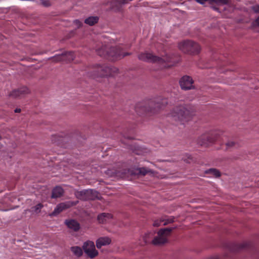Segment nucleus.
Returning a JSON list of instances; mask_svg holds the SVG:
<instances>
[{
  "instance_id": "1",
  "label": "nucleus",
  "mask_w": 259,
  "mask_h": 259,
  "mask_svg": "<svg viewBox=\"0 0 259 259\" xmlns=\"http://www.w3.org/2000/svg\"><path fill=\"white\" fill-rule=\"evenodd\" d=\"M194 114L193 108L185 105L175 107L169 113V116L179 124L185 125L192 119Z\"/></svg>"
},
{
  "instance_id": "2",
  "label": "nucleus",
  "mask_w": 259,
  "mask_h": 259,
  "mask_svg": "<svg viewBox=\"0 0 259 259\" xmlns=\"http://www.w3.org/2000/svg\"><path fill=\"white\" fill-rule=\"evenodd\" d=\"M138 58L142 61L157 63L165 67H169L174 64L171 57L167 55L162 57H159L152 53L145 52L139 54Z\"/></svg>"
},
{
  "instance_id": "3",
  "label": "nucleus",
  "mask_w": 259,
  "mask_h": 259,
  "mask_svg": "<svg viewBox=\"0 0 259 259\" xmlns=\"http://www.w3.org/2000/svg\"><path fill=\"white\" fill-rule=\"evenodd\" d=\"M179 49L184 53L197 54L201 49L200 46L197 42L192 40H184L178 44Z\"/></svg>"
},
{
  "instance_id": "4",
  "label": "nucleus",
  "mask_w": 259,
  "mask_h": 259,
  "mask_svg": "<svg viewBox=\"0 0 259 259\" xmlns=\"http://www.w3.org/2000/svg\"><path fill=\"white\" fill-rule=\"evenodd\" d=\"M172 230V228L161 229L158 232L157 236L153 240L152 243L155 245H160L166 242L167 238L169 236Z\"/></svg>"
},
{
  "instance_id": "5",
  "label": "nucleus",
  "mask_w": 259,
  "mask_h": 259,
  "mask_svg": "<svg viewBox=\"0 0 259 259\" xmlns=\"http://www.w3.org/2000/svg\"><path fill=\"white\" fill-rule=\"evenodd\" d=\"M82 249L85 253L91 258H93L98 255L94 243L92 241H87L83 243Z\"/></svg>"
},
{
  "instance_id": "6",
  "label": "nucleus",
  "mask_w": 259,
  "mask_h": 259,
  "mask_svg": "<svg viewBox=\"0 0 259 259\" xmlns=\"http://www.w3.org/2000/svg\"><path fill=\"white\" fill-rule=\"evenodd\" d=\"M212 139L209 133H204L198 137L197 142L201 146L207 147L214 144Z\"/></svg>"
},
{
  "instance_id": "7",
  "label": "nucleus",
  "mask_w": 259,
  "mask_h": 259,
  "mask_svg": "<svg viewBox=\"0 0 259 259\" xmlns=\"http://www.w3.org/2000/svg\"><path fill=\"white\" fill-rule=\"evenodd\" d=\"M107 54L111 57L117 59L118 58L123 57L130 54H123L119 47H113L106 51Z\"/></svg>"
},
{
  "instance_id": "8",
  "label": "nucleus",
  "mask_w": 259,
  "mask_h": 259,
  "mask_svg": "<svg viewBox=\"0 0 259 259\" xmlns=\"http://www.w3.org/2000/svg\"><path fill=\"white\" fill-rule=\"evenodd\" d=\"M180 84L183 90H190L193 88V80L189 76H183L180 81Z\"/></svg>"
},
{
  "instance_id": "9",
  "label": "nucleus",
  "mask_w": 259,
  "mask_h": 259,
  "mask_svg": "<svg viewBox=\"0 0 259 259\" xmlns=\"http://www.w3.org/2000/svg\"><path fill=\"white\" fill-rule=\"evenodd\" d=\"M78 203V201H67L64 203H61L58 204L53 212L54 214H58L60 212L62 211L63 210L69 208L71 206L75 205Z\"/></svg>"
},
{
  "instance_id": "10",
  "label": "nucleus",
  "mask_w": 259,
  "mask_h": 259,
  "mask_svg": "<svg viewBox=\"0 0 259 259\" xmlns=\"http://www.w3.org/2000/svg\"><path fill=\"white\" fill-rule=\"evenodd\" d=\"M30 93L29 89L26 87H22L18 90L13 91L10 96L14 98H21Z\"/></svg>"
},
{
  "instance_id": "11",
  "label": "nucleus",
  "mask_w": 259,
  "mask_h": 259,
  "mask_svg": "<svg viewBox=\"0 0 259 259\" xmlns=\"http://www.w3.org/2000/svg\"><path fill=\"white\" fill-rule=\"evenodd\" d=\"M111 243V239L109 237H101L97 239L96 245L98 249H100L103 246L109 245Z\"/></svg>"
},
{
  "instance_id": "12",
  "label": "nucleus",
  "mask_w": 259,
  "mask_h": 259,
  "mask_svg": "<svg viewBox=\"0 0 259 259\" xmlns=\"http://www.w3.org/2000/svg\"><path fill=\"white\" fill-rule=\"evenodd\" d=\"M74 58L73 54L71 52L65 53L61 55H57L55 57V59L57 61H71Z\"/></svg>"
},
{
  "instance_id": "13",
  "label": "nucleus",
  "mask_w": 259,
  "mask_h": 259,
  "mask_svg": "<svg viewBox=\"0 0 259 259\" xmlns=\"http://www.w3.org/2000/svg\"><path fill=\"white\" fill-rule=\"evenodd\" d=\"M97 71L100 76H110L111 74H112V72L110 71V67L106 65H98Z\"/></svg>"
},
{
  "instance_id": "14",
  "label": "nucleus",
  "mask_w": 259,
  "mask_h": 259,
  "mask_svg": "<svg viewBox=\"0 0 259 259\" xmlns=\"http://www.w3.org/2000/svg\"><path fill=\"white\" fill-rule=\"evenodd\" d=\"M65 224L70 229L77 231L80 229L79 224L75 220H69L65 221Z\"/></svg>"
},
{
  "instance_id": "15",
  "label": "nucleus",
  "mask_w": 259,
  "mask_h": 259,
  "mask_svg": "<svg viewBox=\"0 0 259 259\" xmlns=\"http://www.w3.org/2000/svg\"><path fill=\"white\" fill-rule=\"evenodd\" d=\"M127 1L128 0H114L112 3V9L114 11H120L121 8L119 6L127 3Z\"/></svg>"
},
{
  "instance_id": "16",
  "label": "nucleus",
  "mask_w": 259,
  "mask_h": 259,
  "mask_svg": "<svg viewBox=\"0 0 259 259\" xmlns=\"http://www.w3.org/2000/svg\"><path fill=\"white\" fill-rule=\"evenodd\" d=\"M153 173V171L151 169L145 167H138L135 169V174L138 175L145 176L147 174Z\"/></svg>"
},
{
  "instance_id": "17",
  "label": "nucleus",
  "mask_w": 259,
  "mask_h": 259,
  "mask_svg": "<svg viewBox=\"0 0 259 259\" xmlns=\"http://www.w3.org/2000/svg\"><path fill=\"white\" fill-rule=\"evenodd\" d=\"M112 218L111 214L102 213L98 216V220L100 223H105Z\"/></svg>"
},
{
  "instance_id": "18",
  "label": "nucleus",
  "mask_w": 259,
  "mask_h": 259,
  "mask_svg": "<svg viewBox=\"0 0 259 259\" xmlns=\"http://www.w3.org/2000/svg\"><path fill=\"white\" fill-rule=\"evenodd\" d=\"M64 191L60 187H56L52 191V197L57 198L63 195Z\"/></svg>"
},
{
  "instance_id": "19",
  "label": "nucleus",
  "mask_w": 259,
  "mask_h": 259,
  "mask_svg": "<svg viewBox=\"0 0 259 259\" xmlns=\"http://www.w3.org/2000/svg\"><path fill=\"white\" fill-rule=\"evenodd\" d=\"M136 110L140 113L148 112L151 110L150 108L144 103H139L137 105Z\"/></svg>"
},
{
  "instance_id": "20",
  "label": "nucleus",
  "mask_w": 259,
  "mask_h": 259,
  "mask_svg": "<svg viewBox=\"0 0 259 259\" xmlns=\"http://www.w3.org/2000/svg\"><path fill=\"white\" fill-rule=\"evenodd\" d=\"M90 193H91L90 191H87V190H85L80 191H76L75 192V195L78 199L85 200H87V195H89Z\"/></svg>"
},
{
  "instance_id": "21",
  "label": "nucleus",
  "mask_w": 259,
  "mask_h": 259,
  "mask_svg": "<svg viewBox=\"0 0 259 259\" xmlns=\"http://www.w3.org/2000/svg\"><path fill=\"white\" fill-rule=\"evenodd\" d=\"M99 20V18L97 16H91L85 19L84 23L90 26H92L96 24Z\"/></svg>"
},
{
  "instance_id": "22",
  "label": "nucleus",
  "mask_w": 259,
  "mask_h": 259,
  "mask_svg": "<svg viewBox=\"0 0 259 259\" xmlns=\"http://www.w3.org/2000/svg\"><path fill=\"white\" fill-rule=\"evenodd\" d=\"M212 139L213 143H214L222 135L223 132L221 131H216L209 133Z\"/></svg>"
},
{
  "instance_id": "23",
  "label": "nucleus",
  "mask_w": 259,
  "mask_h": 259,
  "mask_svg": "<svg viewBox=\"0 0 259 259\" xmlns=\"http://www.w3.org/2000/svg\"><path fill=\"white\" fill-rule=\"evenodd\" d=\"M70 249L73 254L77 257H79L82 255V250L81 248L79 246H73L71 247Z\"/></svg>"
},
{
  "instance_id": "24",
  "label": "nucleus",
  "mask_w": 259,
  "mask_h": 259,
  "mask_svg": "<svg viewBox=\"0 0 259 259\" xmlns=\"http://www.w3.org/2000/svg\"><path fill=\"white\" fill-rule=\"evenodd\" d=\"M205 174H210L217 178L221 176L220 172L217 169L214 168H210L206 170Z\"/></svg>"
},
{
  "instance_id": "25",
  "label": "nucleus",
  "mask_w": 259,
  "mask_h": 259,
  "mask_svg": "<svg viewBox=\"0 0 259 259\" xmlns=\"http://www.w3.org/2000/svg\"><path fill=\"white\" fill-rule=\"evenodd\" d=\"M225 145L227 149L238 147L239 146L237 142L232 140L228 141Z\"/></svg>"
},
{
  "instance_id": "26",
  "label": "nucleus",
  "mask_w": 259,
  "mask_h": 259,
  "mask_svg": "<svg viewBox=\"0 0 259 259\" xmlns=\"http://www.w3.org/2000/svg\"><path fill=\"white\" fill-rule=\"evenodd\" d=\"M43 205L41 203H38L35 206L31 208V212L33 214H38L40 212L41 209L42 208Z\"/></svg>"
},
{
  "instance_id": "27",
  "label": "nucleus",
  "mask_w": 259,
  "mask_h": 259,
  "mask_svg": "<svg viewBox=\"0 0 259 259\" xmlns=\"http://www.w3.org/2000/svg\"><path fill=\"white\" fill-rule=\"evenodd\" d=\"M87 191H90L91 193L89 194V195H87V199H94L98 197V193L93 190H87Z\"/></svg>"
},
{
  "instance_id": "28",
  "label": "nucleus",
  "mask_w": 259,
  "mask_h": 259,
  "mask_svg": "<svg viewBox=\"0 0 259 259\" xmlns=\"http://www.w3.org/2000/svg\"><path fill=\"white\" fill-rule=\"evenodd\" d=\"M209 3L226 4L228 3V0H209Z\"/></svg>"
},
{
  "instance_id": "29",
  "label": "nucleus",
  "mask_w": 259,
  "mask_h": 259,
  "mask_svg": "<svg viewBox=\"0 0 259 259\" xmlns=\"http://www.w3.org/2000/svg\"><path fill=\"white\" fill-rule=\"evenodd\" d=\"M153 236L152 233H148L145 234L144 236V240L145 243H147L149 241V239Z\"/></svg>"
},
{
  "instance_id": "30",
  "label": "nucleus",
  "mask_w": 259,
  "mask_h": 259,
  "mask_svg": "<svg viewBox=\"0 0 259 259\" xmlns=\"http://www.w3.org/2000/svg\"><path fill=\"white\" fill-rule=\"evenodd\" d=\"M111 69V72H112V74H111L110 76H113L116 74H117L119 72V70L117 68L115 67H110Z\"/></svg>"
},
{
  "instance_id": "31",
  "label": "nucleus",
  "mask_w": 259,
  "mask_h": 259,
  "mask_svg": "<svg viewBox=\"0 0 259 259\" xmlns=\"http://www.w3.org/2000/svg\"><path fill=\"white\" fill-rule=\"evenodd\" d=\"M250 9L254 13H259V5H255L252 6Z\"/></svg>"
},
{
  "instance_id": "32",
  "label": "nucleus",
  "mask_w": 259,
  "mask_h": 259,
  "mask_svg": "<svg viewBox=\"0 0 259 259\" xmlns=\"http://www.w3.org/2000/svg\"><path fill=\"white\" fill-rule=\"evenodd\" d=\"M73 23L77 28L80 27L82 25V22L78 20H74Z\"/></svg>"
},
{
  "instance_id": "33",
  "label": "nucleus",
  "mask_w": 259,
  "mask_h": 259,
  "mask_svg": "<svg viewBox=\"0 0 259 259\" xmlns=\"http://www.w3.org/2000/svg\"><path fill=\"white\" fill-rule=\"evenodd\" d=\"M161 221L155 220L153 223V226L155 227H158L160 225Z\"/></svg>"
},
{
  "instance_id": "34",
  "label": "nucleus",
  "mask_w": 259,
  "mask_h": 259,
  "mask_svg": "<svg viewBox=\"0 0 259 259\" xmlns=\"http://www.w3.org/2000/svg\"><path fill=\"white\" fill-rule=\"evenodd\" d=\"M198 3L200 4L201 5H204L206 2H209V0H195Z\"/></svg>"
},
{
  "instance_id": "35",
  "label": "nucleus",
  "mask_w": 259,
  "mask_h": 259,
  "mask_svg": "<svg viewBox=\"0 0 259 259\" xmlns=\"http://www.w3.org/2000/svg\"><path fill=\"white\" fill-rule=\"evenodd\" d=\"M42 4L45 6H48L50 5V2L48 0H45L44 1H42Z\"/></svg>"
},
{
  "instance_id": "36",
  "label": "nucleus",
  "mask_w": 259,
  "mask_h": 259,
  "mask_svg": "<svg viewBox=\"0 0 259 259\" xmlns=\"http://www.w3.org/2000/svg\"><path fill=\"white\" fill-rule=\"evenodd\" d=\"M254 26H259V17L256 19L255 21L254 22Z\"/></svg>"
},
{
  "instance_id": "37",
  "label": "nucleus",
  "mask_w": 259,
  "mask_h": 259,
  "mask_svg": "<svg viewBox=\"0 0 259 259\" xmlns=\"http://www.w3.org/2000/svg\"><path fill=\"white\" fill-rule=\"evenodd\" d=\"M208 259H220V256H219L218 255H215V256L210 257Z\"/></svg>"
},
{
  "instance_id": "38",
  "label": "nucleus",
  "mask_w": 259,
  "mask_h": 259,
  "mask_svg": "<svg viewBox=\"0 0 259 259\" xmlns=\"http://www.w3.org/2000/svg\"><path fill=\"white\" fill-rule=\"evenodd\" d=\"M99 54L100 55L102 56V55H105V53L104 52H101V51H99Z\"/></svg>"
},
{
  "instance_id": "39",
  "label": "nucleus",
  "mask_w": 259,
  "mask_h": 259,
  "mask_svg": "<svg viewBox=\"0 0 259 259\" xmlns=\"http://www.w3.org/2000/svg\"><path fill=\"white\" fill-rule=\"evenodd\" d=\"M15 112H20V109H16L15 110Z\"/></svg>"
},
{
  "instance_id": "40",
  "label": "nucleus",
  "mask_w": 259,
  "mask_h": 259,
  "mask_svg": "<svg viewBox=\"0 0 259 259\" xmlns=\"http://www.w3.org/2000/svg\"><path fill=\"white\" fill-rule=\"evenodd\" d=\"M167 224V222H164V224H163L164 225H166Z\"/></svg>"
},
{
  "instance_id": "41",
  "label": "nucleus",
  "mask_w": 259,
  "mask_h": 259,
  "mask_svg": "<svg viewBox=\"0 0 259 259\" xmlns=\"http://www.w3.org/2000/svg\"><path fill=\"white\" fill-rule=\"evenodd\" d=\"M0 139H1V137H0Z\"/></svg>"
}]
</instances>
